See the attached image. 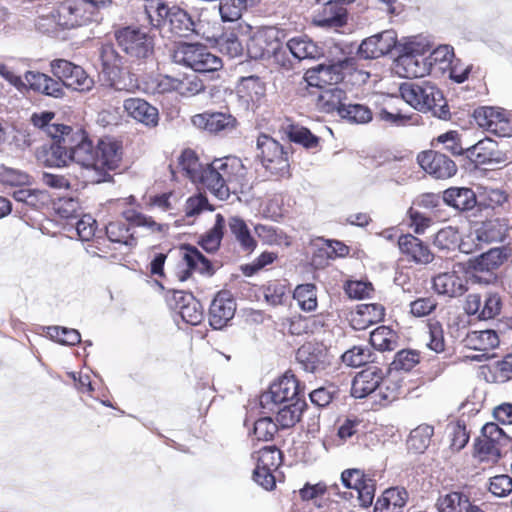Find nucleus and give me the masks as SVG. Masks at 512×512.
<instances>
[{"label": "nucleus", "mask_w": 512, "mask_h": 512, "mask_svg": "<svg viewBox=\"0 0 512 512\" xmlns=\"http://www.w3.org/2000/svg\"><path fill=\"white\" fill-rule=\"evenodd\" d=\"M353 51L354 47L352 44L335 43L330 50L333 57L330 65H318L306 71L304 79L307 83L308 91L318 92L321 89L327 88L330 84L328 83L329 81L337 83L343 80L346 74L353 73L357 75V81L365 83L369 78V73L358 70L357 58L351 56Z\"/></svg>", "instance_id": "obj_1"}, {"label": "nucleus", "mask_w": 512, "mask_h": 512, "mask_svg": "<svg viewBox=\"0 0 512 512\" xmlns=\"http://www.w3.org/2000/svg\"><path fill=\"white\" fill-rule=\"evenodd\" d=\"M31 123L53 140L49 149L44 151L45 165L56 168L67 166L71 162L68 144L64 142L68 125L55 121V113L51 111L32 114Z\"/></svg>", "instance_id": "obj_2"}, {"label": "nucleus", "mask_w": 512, "mask_h": 512, "mask_svg": "<svg viewBox=\"0 0 512 512\" xmlns=\"http://www.w3.org/2000/svg\"><path fill=\"white\" fill-rule=\"evenodd\" d=\"M64 142L70 150V160L78 164L82 169L84 182L90 184L101 183L104 173L97 168V152L86 132L79 127L68 125Z\"/></svg>", "instance_id": "obj_3"}, {"label": "nucleus", "mask_w": 512, "mask_h": 512, "mask_svg": "<svg viewBox=\"0 0 512 512\" xmlns=\"http://www.w3.org/2000/svg\"><path fill=\"white\" fill-rule=\"evenodd\" d=\"M402 99L420 112H431L433 116L446 119L449 115L442 92L430 81H407L400 85Z\"/></svg>", "instance_id": "obj_4"}, {"label": "nucleus", "mask_w": 512, "mask_h": 512, "mask_svg": "<svg viewBox=\"0 0 512 512\" xmlns=\"http://www.w3.org/2000/svg\"><path fill=\"white\" fill-rule=\"evenodd\" d=\"M0 76L19 92L33 91L53 98H62L65 94L58 80L37 70H27L21 77L14 74L6 64H0Z\"/></svg>", "instance_id": "obj_5"}, {"label": "nucleus", "mask_w": 512, "mask_h": 512, "mask_svg": "<svg viewBox=\"0 0 512 512\" xmlns=\"http://www.w3.org/2000/svg\"><path fill=\"white\" fill-rule=\"evenodd\" d=\"M239 166L236 158L215 159L206 164L197 183L203 185L215 197L227 200L230 196L232 183L235 179V168Z\"/></svg>", "instance_id": "obj_6"}, {"label": "nucleus", "mask_w": 512, "mask_h": 512, "mask_svg": "<svg viewBox=\"0 0 512 512\" xmlns=\"http://www.w3.org/2000/svg\"><path fill=\"white\" fill-rule=\"evenodd\" d=\"M171 57L175 63L199 73L215 72L222 67L221 59L199 43H180L173 49Z\"/></svg>", "instance_id": "obj_7"}, {"label": "nucleus", "mask_w": 512, "mask_h": 512, "mask_svg": "<svg viewBox=\"0 0 512 512\" xmlns=\"http://www.w3.org/2000/svg\"><path fill=\"white\" fill-rule=\"evenodd\" d=\"M289 148L290 145L284 146L266 134H261L257 138L258 157L262 165L271 175L277 177L289 175Z\"/></svg>", "instance_id": "obj_8"}, {"label": "nucleus", "mask_w": 512, "mask_h": 512, "mask_svg": "<svg viewBox=\"0 0 512 512\" xmlns=\"http://www.w3.org/2000/svg\"><path fill=\"white\" fill-rule=\"evenodd\" d=\"M154 9L157 14L158 25H168L169 30L176 36L189 37L192 34H198L196 24L191 16L183 9L173 6L168 7L165 3L156 1L147 7V12ZM151 16V14H149Z\"/></svg>", "instance_id": "obj_9"}, {"label": "nucleus", "mask_w": 512, "mask_h": 512, "mask_svg": "<svg viewBox=\"0 0 512 512\" xmlns=\"http://www.w3.org/2000/svg\"><path fill=\"white\" fill-rule=\"evenodd\" d=\"M296 400H303L300 397L299 382L294 375L285 374L260 395L259 401L263 409L274 412L279 405Z\"/></svg>", "instance_id": "obj_10"}, {"label": "nucleus", "mask_w": 512, "mask_h": 512, "mask_svg": "<svg viewBox=\"0 0 512 512\" xmlns=\"http://www.w3.org/2000/svg\"><path fill=\"white\" fill-rule=\"evenodd\" d=\"M51 72L62 88H72L84 92L92 89L94 80L79 65L65 59H54L50 62Z\"/></svg>", "instance_id": "obj_11"}, {"label": "nucleus", "mask_w": 512, "mask_h": 512, "mask_svg": "<svg viewBox=\"0 0 512 512\" xmlns=\"http://www.w3.org/2000/svg\"><path fill=\"white\" fill-rule=\"evenodd\" d=\"M119 47L131 58L146 59L153 52V40L143 30L125 27L116 32Z\"/></svg>", "instance_id": "obj_12"}, {"label": "nucleus", "mask_w": 512, "mask_h": 512, "mask_svg": "<svg viewBox=\"0 0 512 512\" xmlns=\"http://www.w3.org/2000/svg\"><path fill=\"white\" fill-rule=\"evenodd\" d=\"M52 21L63 29H72L88 24L93 11H87L83 3L65 0L58 3L50 13Z\"/></svg>", "instance_id": "obj_13"}, {"label": "nucleus", "mask_w": 512, "mask_h": 512, "mask_svg": "<svg viewBox=\"0 0 512 512\" xmlns=\"http://www.w3.org/2000/svg\"><path fill=\"white\" fill-rule=\"evenodd\" d=\"M167 303L187 324L196 326L204 318L203 307L192 293L173 289L167 295Z\"/></svg>", "instance_id": "obj_14"}, {"label": "nucleus", "mask_w": 512, "mask_h": 512, "mask_svg": "<svg viewBox=\"0 0 512 512\" xmlns=\"http://www.w3.org/2000/svg\"><path fill=\"white\" fill-rule=\"evenodd\" d=\"M417 162L420 167L435 179H448L457 172V165L447 155L427 150L418 154Z\"/></svg>", "instance_id": "obj_15"}, {"label": "nucleus", "mask_w": 512, "mask_h": 512, "mask_svg": "<svg viewBox=\"0 0 512 512\" xmlns=\"http://www.w3.org/2000/svg\"><path fill=\"white\" fill-rule=\"evenodd\" d=\"M397 49V36L394 30H385L364 39L357 48L361 59H377Z\"/></svg>", "instance_id": "obj_16"}, {"label": "nucleus", "mask_w": 512, "mask_h": 512, "mask_svg": "<svg viewBox=\"0 0 512 512\" xmlns=\"http://www.w3.org/2000/svg\"><path fill=\"white\" fill-rule=\"evenodd\" d=\"M296 359L301 368L314 375L320 374L330 365L326 348L317 343H305L296 352Z\"/></svg>", "instance_id": "obj_17"}, {"label": "nucleus", "mask_w": 512, "mask_h": 512, "mask_svg": "<svg viewBox=\"0 0 512 512\" xmlns=\"http://www.w3.org/2000/svg\"><path fill=\"white\" fill-rule=\"evenodd\" d=\"M277 34V31L271 28L254 33L246 43L248 56L257 60L276 55L281 48Z\"/></svg>", "instance_id": "obj_18"}, {"label": "nucleus", "mask_w": 512, "mask_h": 512, "mask_svg": "<svg viewBox=\"0 0 512 512\" xmlns=\"http://www.w3.org/2000/svg\"><path fill=\"white\" fill-rule=\"evenodd\" d=\"M466 157L475 165L502 164L507 156L499 149L498 143L490 138L478 141L475 145L466 148Z\"/></svg>", "instance_id": "obj_19"}, {"label": "nucleus", "mask_w": 512, "mask_h": 512, "mask_svg": "<svg viewBox=\"0 0 512 512\" xmlns=\"http://www.w3.org/2000/svg\"><path fill=\"white\" fill-rule=\"evenodd\" d=\"M236 302L227 291H220L216 294L209 308V324L219 330L225 327L234 317Z\"/></svg>", "instance_id": "obj_20"}, {"label": "nucleus", "mask_w": 512, "mask_h": 512, "mask_svg": "<svg viewBox=\"0 0 512 512\" xmlns=\"http://www.w3.org/2000/svg\"><path fill=\"white\" fill-rule=\"evenodd\" d=\"M192 123L195 127L203 129L212 134L221 132L229 133L236 128L237 120L225 112H204L194 115Z\"/></svg>", "instance_id": "obj_21"}, {"label": "nucleus", "mask_w": 512, "mask_h": 512, "mask_svg": "<svg viewBox=\"0 0 512 512\" xmlns=\"http://www.w3.org/2000/svg\"><path fill=\"white\" fill-rule=\"evenodd\" d=\"M96 152L97 168L104 173L102 182L110 181L111 176L108 171L118 168L122 159L121 146L111 138H103L98 141Z\"/></svg>", "instance_id": "obj_22"}, {"label": "nucleus", "mask_w": 512, "mask_h": 512, "mask_svg": "<svg viewBox=\"0 0 512 512\" xmlns=\"http://www.w3.org/2000/svg\"><path fill=\"white\" fill-rule=\"evenodd\" d=\"M382 381V370L375 365L368 366L354 377L351 395L355 398H364L378 390Z\"/></svg>", "instance_id": "obj_23"}, {"label": "nucleus", "mask_w": 512, "mask_h": 512, "mask_svg": "<svg viewBox=\"0 0 512 512\" xmlns=\"http://www.w3.org/2000/svg\"><path fill=\"white\" fill-rule=\"evenodd\" d=\"M309 94L315 97L317 108L324 113L337 112L339 115V110L342 109L347 100L346 92L333 84H329L327 88L318 92L310 91Z\"/></svg>", "instance_id": "obj_24"}, {"label": "nucleus", "mask_w": 512, "mask_h": 512, "mask_svg": "<svg viewBox=\"0 0 512 512\" xmlns=\"http://www.w3.org/2000/svg\"><path fill=\"white\" fill-rule=\"evenodd\" d=\"M432 282L434 290L440 295L459 297L467 291L466 279L455 270L436 275Z\"/></svg>", "instance_id": "obj_25"}, {"label": "nucleus", "mask_w": 512, "mask_h": 512, "mask_svg": "<svg viewBox=\"0 0 512 512\" xmlns=\"http://www.w3.org/2000/svg\"><path fill=\"white\" fill-rule=\"evenodd\" d=\"M347 10L342 3L327 0L323 2L320 10L313 19L319 27H341L346 23Z\"/></svg>", "instance_id": "obj_26"}, {"label": "nucleus", "mask_w": 512, "mask_h": 512, "mask_svg": "<svg viewBox=\"0 0 512 512\" xmlns=\"http://www.w3.org/2000/svg\"><path fill=\"white\" fill-rule=\"evenodd\" d=\"M398 246L403 254L410 257L417 264H428L434 258L429 247L411 234L400 236Z\"/></svg>", "instance_id": "obj_27"}, {"label": "nucleus", "mask_w": 512, "mask_h": 512, "mask_svg": "<svg viewBox=\"0 0 512 512\" xmlns=\"http://www.w3.org/2000/svg\"><path fill=\"white\" fill-rule=\"evenodd\" d=\"M125 111L135 120L154 127L158 124L159 114L157 108L140 98H129L124 101Z\"/></svg>", "instance_id": "obj_28"}, {"label": "nucleus", "mask_w": 512, "mask_h": 512, "mask_svg": "<svg viewBox=\"0 0 512 512\" xmlns=\"http://www.w3.org/2000/svg\"><path fill=\"white\" fill-rule=\"evenodd\" d=\"M396 73L404 78H420L430 73L427 59L399 53L395 65Z\"/></svg>", "instance_id": "obj_29"}, {"label": "nucleus", "mask_w": 512, "mask_h": 512, "mask_svg": "<svg viewBox=\"0 0 512 512\" xmlns=\"http://www.w3.org/2000/svg\"><path fill=\"white\" fill-rule=\"evenodd\" d=\"M508 258L505 247L491 248L485 253L468 261L469 268L474 272H490L501 266Z\"/></svg>", "instance_id": "obj_30"}, {"label": "nucleus", "mask_w": 512, "mask_h": 512, "mask_svg": "<svg viewBox=\"0 0 512 512\" xmlns=\"http://www.w3.org/2000/svg\"><path fill=\"white\" fill-rule=\"evenodd\" d=\"M183 259L188 267L180 276V281H185L192 270L198 271L201 274H213L211 262L195 247L192 245H184Z\"/></svg>", "instance_id": "obj_31"}, {"label": "nucleus", "mask_w": 512, "mask_h": 512, "mask_svg": "<svg viewBox=\"0 0 512 512\" xmlns=\"http://www.w3.org/2000/svg\"><path fill=\"white\" fill-rule=\"evenodd\" d=\"M443 201L459 211H468L477 203L474 191L466 187H451L443 192Z\"/></svg>", "instance_id": "obj_32"}, {"label": "nucleus", "mask_w": 512, "mask_h": 512, "mask_svg": "<svg viewBox=\"0 0 512 512\" xmlns=\"http://www.w3.org/2000/svg\"><path fill=\"white\" fill-rule=\"evenodd\" d=\"M408 499L405 488L392 487L384 491L377 500L374 512H402Z\"/></svg>", "instance_id": "obj_33"}, {"label": "nucleus", "mask_w": 512, "mask_h": 512, "mask_svg": "<svg viewBox=\"0 0 512 512\" xmlns=\"http://www.w3.org/2000/svg\"><path fill=\"white\" fill-rule=\"evenodd\" d=\"M287 49L298 60L319 59L323 56V50L307 36H298L289 39Z\"/></svg>", "instance_id": "obj_34"}, {"label": "nucleus", "mask_w": 512, "mask_h": 512, "mask_svg": "<svg viewBox=\"0 0 512 512\" xmlns=\"http://www.w3.org/2000/svg\"><path fill=\"white\" fill-rule=\"evenodd\" d=\"M508 228L506 223L499 219L488 220L483 222L480 227L475 230L478 245H487L493 242H502L506 237Z\"/></svg>", "instance_id": "obj_35"}, {"label": "nucleus", "mask_w": 512, "mask_h": 512, "mask_svg": "<svg viewBox=\"0 0 512 512\" xmlns=\"http://www.w3.org/2000/svg\"><path fill=\"white\" fill-rule=\"evenodd\" d=\"M305 407V400H296L279 405L273 412L276 414V422L284 429L293 427L299 422Z\"/></svg>", "instance_id": "obj_36"}, {"label": "nucleus", "mask_w": 512, "mask_h": 512, "mask_svg": "<svg viewBox=\"0 0 512 512\" xmlns=\"http://www.w3.org/2000/svg\"><path fill=\"white\" fill-rule=\"evenodd\" d=\"M436 506L439 512H469L471 502L465 493L452 491L439 496Z\"/></svg>", "instance_id": "obj_37"}, {"label": "nucleus", "mask_w": 512, "mask_h": 512, "mask_svg": "<svg viewBox=\"0 0 512 512\" xmlns=\"http://www.w3.org/2000/svg\"><path fill=\"white\" fill-rule=\"evenodd\" d=\"M228 227L243 251L252 252L256 248V240L252 237L246 222L242 218L239 216L230 217Z\"/></svg>", "instance_id": "obj_38"}, {"label": "nucleus", "mask_w": 512, "mask_h": 512, "mask_svg": "<svg viewBox=\"0 0 512 512\" xmlns=\"http://www.w3.org/2000/svg\"><path fill=\"white\" fill-rule=\"evenodd\" d=\"M464 341L468 348L478 351L492 350L499 345V337L493 330L469 332Z\"/></svg>", "instance_id": "obj_39"}, {"label": "nucleus", "mask_w": 512, "mask_h": 512, "mask_svg": "<svg viewBox=\"0 0 512 512\" xmlns=\"http://www.w3.org/2000/svg\"><path fill=\"white\" fill-rule=\"evenodd\" d=\"M225 225L226 222L223 215L217 214L213 227L207 231L198 242L206 252L213 253L219 249Z\"/></svg>", "instance_id": "obj_40"}, {"label": "nucleus", "mask_w": 512, "mask_h": 512, "mask_svg": "<svg viewBox=\"0 0 512 512\" xmlns=\"http://www.w3.org/2000/svg\"><path fill=\"white\" fill-rule=\"evenodd\" d=\"M282 130L290 142L300 144L307 149H313L318 146L319 138L313 135L311 131L305 127L288 124L283 126Z\"/></svg>", "instance_id": "obj_41"}, {"label": "nucleus", "mask_w": 512, "mask_h": 512, "mask_svg": "<svg viewBox=\"0 0 512 512\" xmlns=\"http://www.w3.org/2000/svg\"><path fill=\"white\" fill-rule=\"evenodd\" d=\"M397 334L387 326H380L370 334L371 345L379 351H392L397 347Z\"/></svg>", "instance_id": "obj_42"}, {"label": "nucleus", "mask_w": 512, "mask_h": 512, "mask_svg": "<svg viewBox=\"0 0 512 512\" xmlns=\"http://www.w3.org/2000/svg\"><path fill=\"white\" fill-rule=\"evenodd\" d=\"M434 428L430 425H420L410 432L407 440L408 448L415 453H423L431 442Z\"/></svg>", "instance_id": "obj_43"}, {"label": "nucleus", "mask_w": 512, "mask_h": 512, "mask_svg": "<svg viewBox=\"0 0 512 512\" xmlns=\"http://www.w3.org/2000/svg\"><path fill=\"white\" fill-rule=\"evenodd\" d=\"M252 459L256 467L275 471L281 464L282 454L275 446H264L252 454Z\"/></svg>", "instance_id": "obj_44"}, {"label": "nucleus", "mask_w": 512, "mask_h": 512, "mask_svg": "<svg viewBox=\"0 0 512 512\" xmlns=\"http://www.w3.org/2000/svg\"><path fill=\"white\" fill-rule=\"evenodd\" d=\"M179 166L193 183L199 181L200 175L205 168V166L200 163L196 153L191 149H185L181 153Z\"/></svg>", "instance_id": "obj_45"}, {"label": "nucleus", "mask_w": 512, "mask_h": 512, "mask_svg": "<svg viewBox=\"0 0 512 512\" xmlns=\"http://www.w3.org/2000/svg\"><path fill=\"white\" fill-rule=\"evenodd\" d=\"M106 234L108 239L114 243L129 247H134L137 244V239L130 233V228L121 221L110 222L106 226Z\"/></svg>", "instance_id": "obj_46"}, {"label": "nucleus", "mask_w": 512, "mask_h": 512, "mask_svg": "<svg viewBox=\"0 0 512 512\" xmlns=\"http://www.w3.org/2000/svg\"><path fill=\"white\" fill-rule=\"evenodd\" d=\"M256 0H221L220 15L224 22H237L242 12L248 7L253 6Z\"/></svg>", "instance_id": "obj_47"}, {"label": "nucleus", "mask_w": 512, "mask_h": 512, "mask_svg": "<svg viewBox=\"0 0 512 512\" xmlns=\"http://www.w3.org/2000/svg\"><path fill=\"white\" fill-rule=\"evenodd\" d=\"M122 216L131 225L137 227H145L153 233H164L168 230V225L157 223L153 220L152 217L146 216L134 209L123 211Z\"/></svg>", "instance_id": "obj_48"}, {"label": "nucleus", "mask_w": 512, "mask_h": 512, "mask_svg": "<svg viewBox=\"0 0 512 512\" xmlns=\"http://www.w3.org/2000/svg\"><path fill=\"white\" fill-rule=\"evenodd\" d=\"M339 116L350 123L364 124L372 120L371 110L363 104L346 103L339 110Z\"/></svg>", "instance_id": "obj_49"}, {"label": "nucleus", "mask_w": 512, "mask_h": 512, "mask_svg": "<svg viewBox=\"0 0 512 512\" xmlns=\"http://www.w3.org/2000/svg\"><path fill=\"white\" fill-rule=\"evenodd\" d=\"M127 74L125 67L122 66L114 69H102L100 75L106 86L122 91L128 90L132 86L131 79L126 78Z\"/></svg>", "instance_id": "obj_50"}, {"label": "nucleus", "mask_w": 512, "mask_h": 512, "mask_svg": "<svg viewBox=\"0 0 512 512\" xmlns=\"http://www.w3.org/2000/svg\"><path fill=\"white\" fill-rule=\"evenodd\" d=\"M293 298L303 311L311 312L317 308L316 286L314 284L298 285L294 290Z\"/></svg>", "instance_id": "obj_51"}, {"label": "nucleus", "mask_w": 512, "mask_h": 512, "mask_svg": "<svg viewBox=\"0 0 512 512\" xmlns=\"http://www.w3.org/2000/svg\"><path fill=\"white\" fill-rule=\"evenodd\" d=\"M257 236L268 245H286L290 244L287 235L280 229L272 225L258 224L254 228Z\"/></svg>", "instance_id": "obj_52"}, {"label": "nucleus", "mask_w": 512, "mask_h": 512, "mask_svg": "<svg viewBox=\"0 0 512 512\" xmlns=\"http://www.w3.org/2000/svg\"><path fill=\"white\" fill-rule=\"evenodd\" d=\"M217 45L222 53L227 54L231 58L238 57L243 53V44L235 29L223 33L218 38Z\"/></svg>", "instance_id": "obj_53"}, {"label": "nucleus", "mask_w": 512, "mask_h": 512, "mask_svg": "<svg viewBox=\"0 0 512 512\" xmlns=\"http://www.w3.org/2000/svg\"><path fill=\"white\" fill-rule=\"evenodd\" d=\"M474 446L480 461L495 463L501 457L502 448L481 435L477 438Z\"/></svg>", "instance_id": "obj_54"}, {"label": "nucleus", "mask_w": 512, "mask_h": 512, "mask_svg": "<svg viewBox=\"0 0 512 512\" xmlns=\"http://www.w3.org/2000/svg\"><path fill=\"white\" fill-rule=\"evenodd\" d=\"M204 84L202 80L195 74L185 75L182 78H177L176 92L184 97L195 96L204 91Z\"/></svg>", "instance_id": "obj_55"}, {"label": "nucleus", "mask_w": 512, "mask_h": 512, "mask_svg": "<svg viewBox=\"0 0 512 512\" xmlns=\"http://www.w3.org/2000/svg\"><path fill=\"white\" fill-rule=\"evenodd\" d=\"M454 57V50L449 45H439L436 47L426 58L430 71L433 66L439 65L440 70H444L449 67Z\"/></svg>", "instance_id": "obj_56"}, {"label": "nucleus", "mask_w": 512, "mask_h": 512, "mask_svg": "<svg viewBox=\"0 0 512 512\" xmlns=\"http://www.w3.org/2000/svg\"><path fill=\"white\" fill-rule=\"evenodd\" d=\"M429 50L430 44L423 37H412L403 43L397 41L398 53H404L423 58V55Z\"/></svg>", "instance_id": "obj_57"}, {"label": "nucleus", "mask_w": 512, "mask_h": 512, "mask_svg": "<svg viewBox=\"0 0 512 512\" xmlns=\"http://www.w3.org/2000/svg\"><path fill=\"white\" fill-rule=\"evenodd\" d=\"M47 334L62 345H75L81 341L78 330L72 328L50 326L47 328Z\"/></svg>", "instance_id": "obj_58"}, {"label": "nucleus", "mask_w": 512, "mask_h": 512, "mask_svg": "<svg viewBox=\"0 0 512 512\" xmlns=\"http://www.w3.org/2000/svg\"><path fill=\"white\" fill-rule=\"evenodd\" d=\"M419 362V354L412 350H401L396 353L390 364V371H411Z\"/></svg>", "instance_id": "obj_59"}, {"label": "nucleus", "mask_w": 512, "mask_h": 512, "mask_svg": "<svg viewBox=\"0 0 512 512\" xmlns=\"http://www.w3.org/2000/svg\"><path fill=\"white\" fill-rule=\"evenodd\" d=\"M299 493L303 500H314L317 503V500L322 499L326 493L328 496L338 494V486L333 485L328 488L323 483L306 484Z\"/></svg>", "instance_id": "obj_60"}, {"label": "nucleus", "mask_w": 512, "mask_h": 512, "mask_svg": "<svg viewBox=\"0 0 512 512\" xmlns=\"http://www.w3.org/2000/svg\"><path fill=\"white\" fill-rule=\"evenodd\" d=\"M278 431V423L274 422L270 417H263L254 423V435L258 440L269 441L272 440Z\"/></svg>", "instance_id": "obj_61"}, {"label": "nucleus", "mask_w": 512, "mask_h": 512, "mask_svg": "<svg viewBox=\"0 0 512 512\" xmlns=\"http://www.w3.org/2000/svg\"><path fill=\"white\" fill-rule=\"evenodd\" d=\"M436 141L444 145V149L454 156L466 155V148H463L459 134L456 131H448L437 137Z\"/></svg>", "instance_id": "obj_62"}, {"label": "nucleus", "mask_w": 512, "mask_h": 512, "mask_svg": "<svg viewBox=\"0 0 512 512\" xmlns=\"http://www.w3.org/2000/svg\"><path fill=\"white\" fill-rule=\"evenodd\" d=\"M370 350L355 346L342 355V361L348 366L358 367L366 364L370 359Z\"/></svg>", "instance_id": "obj_63"}, {"label": "nucleus", "mask_w": 512, "mask_h": 512, "mask_svg": "<svg viewBox=\"0 0 512 512\" xmlns=\"http://www.w3.org/2000/svg\"><path fill=\"white\" fill-rule=\"evenodd\" d=\"M489 491L497 497H506L512 492V478L501 474L490 478Z\"/></svg>", "instance_id": "obj_64"}]
</instances>
